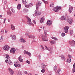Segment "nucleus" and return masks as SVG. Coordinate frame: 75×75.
Returning <instances> with one entry per match:
<instances>
[{"label":"nucleus","instance_id":"nucleus-1","mask_svg":"<svg viewBox=\"0 0 75 75\" xmlns=\"http://www.w3.org/2000/svg\"><path fill=\"white\" fill-rule=\"evenodd\" d=\"M45 48L46 49V50H48V51H50V54H52V53L53 52V51H52V48L51 47H47L45 45Z\"/></svg>","mask_w":75,"mask_h":75},{"label":"nucleus","instance_id":"nucleus-2","mask_svg":"<svg viewBox=\"0 0 75 75\" xmlns=\"http://www.w3.org/2000/svg\"><path fill=\"white\" fill-rule=\"evenodd\" d=\"M35 14H33V16H40L41 15V12L40 11H37L35 10Z\"/></svg>","mask_w":75,"mask_h":75},{"label":"nucleus","instance_id":"nucleus-3","mask_svg":"<svg viewBox=\"0 0 75 75\" xmlns=\"http://www.w3.org/2000/svg\"><path fill=\"white\" fill-rule=\"evenodd\" d=\"M59 10H61V7H56L53 9V11L55 12H58Z\"/></svg>","mask_w":75,"mask_h":75},{"label":"nucleus","instance_id":"nucleus-4","mask_svg":"<svg viewBox=\"0 0 75 75\" xmlns=\"http://www.w3.org/2000/svg\"><path fill=\"white\" fill-rule=\"evenodd\" d=\"M69 43L71 47H75V41L74 40L69 41Z\"/></svg>","mask_w":75,"mask_h":75},{"label":"nucleus","instance_id":"nucleus-5","mask_svg":"<svg viewBox=\"0 0 75 75\" xmlns=\"http://www.w3.org/2000/svg\"><path fill=\"white\" fill-rule=\"evenodd\" d=\"M26 18L27 19H28V24H29V25H30V26H31V25H33V24L31 23V19H30V18L28 16H26Z\"/></svg>","mask_w":75,"mask_h":75},{"label":"nucleus","instance_id":"nucleus-6","mask_svg":"<svg viewBox=\"0 0 75 75\" xmlns=\"http://www.w3.org/2000/svg\"><path fill=\"white\" fill-rule=\"evenodd\" d=\"M41 37H42V40L43 41H47V37H46L45 35H41Z\"/></svg>","mask_w":75,"mask_h":75},{"label":"nucleus","instance_id":"nucleus-7","mask_svg":"<svg viewBox=\"0 0 75 75\" xmlns=\"http://www.w3.org/2000/svg\"><path fill=\"white\" fill-rule=\"evenodd\" d=\"M41 6V3L40 1H38V2L37 3L36 6V10H38V7L39 6Z\"/></svg>","mask_w":75,"mask_h":75},{"label":"nucleus","instance_id":"nucleus-8","mask_svg":"<svg viewBox=\"0 0 75 75\" xmlns=\"http://www.w3.org/2000/svg\"><path fill=\"white\" fill-rule=\"evenodd\" d=\"M9 49H10V47L7 45H5L4 46V50H5V51H8L9 50Z\"/></svg>","mask_w":75,"mask_h":75},{"label":"nucleus","instance_id":"nucleus-9","mask_svg":"<svg viewBox=\"0 0 75 75\" xmlns=\"http://www.w3.org/2000/svg\"><path fill=\"white\" fill-rule=\"evenodd\" d=\"M69 29V27L67 26H66L64 28V31L65 33H68V31Z\"/></svg>","mask_w":75,"mask_h":75},{"label":"nucleus","instance_id":"nucleus-10","mask_svg":"<svg viewBox=\"0 0 75 75\" xmlns=\"http://www.w3.org/2000/svg\"><path fill=\"white\" fill-rule=\"evenodd\" d=\"M16 50L14 48H11L10 51V52L12 54H14L16 52Z\"/></svg>","mask_w":75,"mask_h":75},{"label":"nucleus","instance_id":"nucleus-11","mask_svg":"<svg viewBox=\"0 0 75 75\" xmlns=\"http://www.w3.org/2000/svg\"><path fill=\"white\" fill-rule=\"evenodd\" d=\"M43 29L44 34H45V35H47V33L48 32V30H47L46 28H45L44 27H43Z\"/></svg>","mask_w":75,"mask_h":75},{"label":"nucleus","instance_id":"nucleus-12","mask_svg":"<svg viewBox=\"0 0 75 75\" xmlns=\"http://www.w3.org/2000/svg\"><path fill=\"white\" fill-rule=\"evenodd\" d=\"M47 24L48 25H51L52 24V21L50 20H48L47 22Z\"/></svg>","mask_w":75,"mask_h":75},{"label":"nucleus","instance_id":"nucleus-13","mask_svg":"<svg viewBox=\"0 0 75 75\" xmlns=\"http://www.w3.org/2000/svg\"><path fill=\"white\" fill-rule=\"evenodd\" d=\"M8 70L10 71V73L11 75H13L14 74V71H13V70L11 69L10 68H8Z\"/></svg>","mask_w":75,"mask_h":75},{"label":"nucleus","instance_id":"nucleus-14","mask_svg":"<svg viewBox=\"0 0 75 75\" xmlns=\"http://www.w3.org/2000/svg\"><path fill=\"white\" fill-rule=\"evenodd\" d=\"M67 21L69 24H71L72 23V20L71 19H69L67 18Z\"/></svg>","mask_w":75,"mask_h":75},{"label":"nucleus","instance_id":"nucleus-15","mask_svg":"<svg viewBox=\"0 0 75 75\" xmlns=\"http://www.w3.org/2000/svg\"><path fill=\"white\" fill-rule=\"evenodd\" d=\"M73 10V7L71 6L69 8V11L70 13H71L72 11V10Z\"/></svg>","mask_w":75,"mask_h":75},{"label":"nucleus","instance_id":"nucleus-16","mask_svg":"<svg viewBox=\"0 0 75 75\" xmlns=\"http://www.w3.org/2000/svg\"><path fill=\"white\" fill-rule=\"evenodd\" d=\"M10 37H11L12 39L13 40H14L16 39V37L15 35H10Z\"/></svg>","mask_w":75,"mask_h":75},{"label":"nucleus","instance_id":"nucleus-17","mask_svg":"<svg viewBox=\"0 0 75 75\" xmlns=\"http://www.w3.org/2000/svg\"><path fill=\"white\" fill-rule=\"evenodd\" d=\"M18 59L20 62H22L23 61V58L21 57V56H19L18 58Z\"/></svg>","mask_w":75,"mask_h":75},{"label":"nucleus","instance_id":"nucleus-18","mask_svg":"<svg viewBox=\"0 0 75 75\" xmlns=\"http://www.w3.org/2000/svg\"><path fill=\"white\" fill-rule=\"evenodd\" d=\"M72 72L73 73H74L75 72V63H74L73 66V69H72Z\"/></svg>","mask_w":75,"mask_h":75},{"label":"nucleus","instance_id":"nucleus-19","mask_svg":"<svg viewBox=\"0 0 75 75\" xmlns=\"http://www.w3.org/2000/svg\"><path fill=\"white\" fill-rule=\"evenodd\" d=\"M60 57L61 58V59L62 60H63L64 61H65V56L64 55L62 54L60 56Z\"/></svg>","mask_w":75,"mask_h":75},{"label":"nucleus","instance_id":"nucleus-20","mask_svg":"<svg viewBox=\"0 0 75 75\" xmlns=\"http://www.w3.org/2000/svg\"><path fill=\"white\" fill-rule=\"evenodd\" d=\"M57 74L58 75H60V74H61V69H58L57 71Z\"/></svg>","mask_w":75,"mask_h":75},{"label":"nucleus","instance_id":"nucleus-21","mask_svg":"<svg viewBox=\"0 0 75 75\" xmlns=\"http://www.w3.org/2000/svg\"><path fill=\"white\" fill-rule=\"evenodd\" d=\"M14 66H15V67L19 68L21 67V65L20 64H16V63L14 64Z\"/></svg>","mask_w":75,"mask_h":75},{"label":"nucleus","instance_id":"nucleus-22","mask_svg":"<svg viewBox=\"0 0 75 75\" xmlns=\"http://www.w3.org/2000/svg\"><path fill=\"white\" fill-rule=\"evenodd\" d=\"M20 42H23V43H25L26 42V41L23 38H21L20 40Z\"/></svg>","mask_w":75,"mask_h":75},{"label":"nucleus","instance_id":"nucleus-23","mask_svg":"<svg viewBox=\"0 0 75 75\" xmlns=\"http://www.w3.org/2000/svg\"><path fill=\"white\" fill-rule=\"evenodd\" d=\"M21 4H18V5L17 8L18 10H20L21 8Z\"/></svg>","mask_w":75,"mask_h":75},{"label":"nucleus","instance_id":"nucleus-24","mask_svg":"<svg viewBox=\"0 0 75 75\" xmlns=\"http://www.w3.org/2000/svg\"><path fill=\"white\" fill-rule=\"evenodd\" d=\"M45 67H46L45 65L44 64L42 63V64L41 68L42 69H44L45 68Z\"/></svg>","mask_w":75,"mask_h":75},{"label":"nucleus","instance_id":"nucleus-25","mask_svg":"<svg viewBox=\"0 0 75 75\" xmlns=\"http://www.w3.org/2000/svg\"><path fill=\"white\" fill-rule=\"evenodd\" d=\"M44 17H43L42 18L41 20L40 21V23H42V22H44V21L45 20Z\"/></svg>","mask_w":75,"mask_h":75},{"label":"nucleus","instance_id":"nucleus-26","mask_svg":"<svg viewBox=\"0 0 75 75\" xmlns=\"http://www.w3.org/2000/svg\"><path fill=\"white\" fill-rule=\"evenodd\" d=\"M11 28L12 30H15V28L13 25H11Z\"/></svg>","mask_w":75,"mask_h":75},{"label":"nucleus","instance_id":"nucleus-27","mask_svg":"<svg viewBox=\"0 0 75 75\" xmlns=\"http://www.w3.org/2000/svg\"><path fill=\"white\" fill-rule=\"evenodd\" d=\"M67 62L68 63H70L71 62V58H69L67 59Z\"/></svg>","mask_w":75,"mask_h":75},{"label":"nucleus","instance_id":"nucleus-28","mask_svg":"<svg viewBox=\"0 0 75 75\" xmlns=\"http://www.w3.org/2000/svg\"><path fill=\"white\" fill-rule=\"evenodd\" d=\"M8 64L9 65H12V62L10 60H8Z\"/></svg>","mask_w":75,"mask_h":75},{"label":"nucleus","instance_id":"nucleus-29","mask_svg":"<svg viewBox=\"0 0 75 75\" xmlns=\"http://www.w3.org/2000/svg\"><path fill=\"white\" fill-rule=\"evenodd\" d=\"M22 3H23V4H27V1H26V0H23Z\"/></svg>","mask_w":75,"mask_h":75},{"label":"nucleus","instance_id":"nucleus-30","mask_svg":"<svg viewBox=\"0 0 75 75\" xmlns=\"http://www.w3.org/2000/svg\"><path fill=\"white\" fill-rule=\"evenodd\" d=\"M61 20H65V19H66V18L64 16H62L61 18Z\"/></svg>","mask_w":75,"mask_h":75},{"label":"nucleus","instance_id":"nucleus-31","mask_svg":"<svg viewBox=\"0 0 75 75\" xmlns=\"http://www.w3.org/2000/svg\"><path fill=\"white\" fill-rule=\"evenodd\" d=\"M57 66H54L53 69L54 70V71H57Z\"/></svg>","mask_w":75,"mask_h":75},{"label":"nucleus","instance_id":"nucleus-32","mask_svg":"<svg viewBox=\"0 0 75 75\" xmlns=\"http://www.w3.org/2000/svg\"><path fill=\"white\" fill-rule=\"evenodd\" d=\"M50 7H54V3H51L50 4Z\"/></svg>","mask_w":75,"mask_h":75},{"label":"nucleus","instance_id":"nucleus-33","mask_svg":"<svg viewBox=\"0 0 75 75\" xmlns=\"http://www.w3.org/2000/svg\"><path fill=\"white\" fill-rule=\"evenodd\" d=\"M11 11H12V12H13V13H15V11L13 9V8H11Z\"/></svg>","mask_w":75,"mask_h":75},{"label":"nucleus","instance_id":"nucleus-34","mask_svg":"<svg viewBox=\"0 0 75 75\" xmlns=\"http://www.w3.org/2000/svg\"><path fill=\"white\" fill-rule=\"evenodd\" d=\"M28 51H26V50H24L23 52V53L25 54H27H27H28Z\"/></svg>","mask_w":75,"mask_h":75},{"label":"nucleus","instance_id":"nucleus-35","mask_svg":"<svg viewBox=\"0 0 75 75\" xmlns=\"http://www.w3.org/2000/svg\"><path fill=\"white\" fill-rule=\"evenodd\" d=\"M52 39H53L54 40H56V41L58 40V39H57V38L55 37H52Z\"/></svg>","mask_w":75,"mask_h":75},{"label":"nucleus","instance_id":"nucleus-36","mask_svg":"<svg viewBox=\"0 0 75 75\" xmlns=\"http://www.w3.org/2000/svg\"><path fill=\"white\" fill-rule=\"evenodd\" d=\"M70 34L71 35H72L74 34V32H73V30H71L70 31Z\"/></svg>","mask_w":75,"mask_h":75},{"label":"nucleus","instance_id":"nucleus-37","mask_svg":"<svg viewBox=\"0 0 75 75\" xmlns=\"http://www.w3.org/2000/svg\"><path fill=\"white\" fill-rule=\"evenodd\" d=\"M29 7H32L33 6V4L32 3H31L29 4Z\"/></svg>","mask_w":75,"mask_h":75},{"label":"nucleus","instance_id":"nucleus-38","mask_svg":"<svg viewBox=\"0 0 75 75\" xmlns=\"http://www.w3.org/2000/svg\"><path fill=\"white\" fill-rule=\"evenodd\" d=\"M6 58L7 59H9L10 58V56L7 54H6Z\"/></svg>","mask_w":75,"mask_h":75},{"label":"nucleus","instance_id":"nucleus-39","mask_svg":"<svg viewBox=\"0 0 75 75\" xmlns=\"http://www.w3.org/2000/svg\"><path fill=\"white\" fill-rule=\"evenodd\" d=\"M45 69H42L41 70V72L42 73H44V72H45Z\"/></svg>","mask_w":75,"mask_h":75},{"label":"nucleus","instance_id":"nucleus-40","mask_svg":"<svg viewBox=\"0 0 75 75\" xmlns=\"http://www.w3.org/2000/svg\"><path fill=\"white\" fill-rule=\"evenodd\" d=\"M22 75V73H21V72L20 71H18V72L17 75Z\"/></svg>","mask_w":75,"mask_h":75},{"label":"nucleus","instance_id":"nucleus-41","mask_svg":"<svg viewBox=\"0 0 75 75\" xmlns=\"http://www.w3.org/2000/svg\"><path fill=\"white\" fill-rule=\"evenodd\" d=\"M27 9H24L23 10V11L24 13H27Z\"/></svg>","mask_w":75,"mask_h":75},{"label":"nucleus","instance_id":"nucleus-42","mask_svg":"<svg viewBox=\"0 0 75 75\" xmlns=\"http://www.w3.org/2000/svg\"><path fill=\"white\" fill-rule=\"evenodd\" d=\"M27 55H28L29 57H31V54L29 52H28Z\"/></svg>","mask_w":75,"mask_h":75},{"label":"nucleus","instance_id":"nucleus-43","mask_svg":"<svg viewBox=\"0 0 75 75\" xmlns=\"http://www.w3.org/2000/svg\"><path fill=\"white\" fill-rule=\"evenodd\" d=\"M40 46L41 48H42L43 50V51H44V50H45V49H44V47H43V46H42V45H41Z\"/></svg>","mask_w":75,"mask_h":75},{"label":"nucleus","instance_id":"nucleus-44","mask_svg":"<svg viewBox=\"0 0 75 75\" xmlns=\"http://www.w3.org/2000/svg\"><path fill=\"white\" fill-rule=\"evenodd\" d=\"M42 0L45 3V4H48V1H44V0Z\"/></svg>","mask_w":75,"mask_h":75},{"label":"nucleus","instance_id":"nucleus-45","mask_svg":"<svg viewBox=\"0 0 75 75\" xmlns=\"http://www.w3.org/2000/svg\"><path fill=\"white\" fill-rule=\"evenodd\" d=\"M62 37H64L65 36V33H62L61 34Z\"/></svg>","mask_w":75,"mask_h":75},{"label":"nucleus","instance_id":"nucleus-46","mask_svg":"<svg viewBox=\"0 0 75 75\" xmlns=\"http://www.w3.org/2000/svg\"><path fill=\"white\" fill-rule=\"evenodd\" d=\"M11 14V12L10 11L7 12V14L8 15H9V14Z\"/></svg>","mask_w":75,"mask_h":75},{"label":"nucleus","instance_id":"nucleus-47","mask_svg":"<svg viewBox=\"0 0 75 75\" xmlns=\"http://www.w3.org/2000/svg\"><path fill=\"white\" fill-rule=\"evenodd\" d=\"M25 7H26L27 8H29L30 7H29V5H25Z\"/></svg>","mask_w":75,"mask_h":75},{"label":"nucleus","instance_id":"nucleus-48","mask_svg":"<svg viewBox=\"0 0 75 75\" xmlns=\"http://www.w3.org/2000/svg\"><path fill=\"white\" fill-rule=\"evenodd\" d=\"M26 62H27L28 64H30V61H29L28 60H27L26 61Z\"/></svg>","mask_w":75,"mask_h":75},{"label":"nucleus","instance_id":"nucleus-49","mask_svg":"<svg viewBox=\"0 0 75 75\" xmlns=\"http://www.w3.org/2000/svg\"><path fill=\"white\" fill-rule=\"evenodd\" d=\"M51 44H55V42H54V41H51Z\"/></svg>","mask_w":75,"mask_h":75},{"label":"nucleus","instance_id":"nucleus-50","mask_svg":"<svg viewBox=\"0 0 75 75\" xmlns=\"http://www.w3.org/2000/svg\"><path fill=\"white\" fill-rule=\"evenodd\" d=\"M32 38L33 40H34V38H35V36L33 35L32 36Z\"/></svg>","mask_w":75,"mask_h":75},{"label":"nucleus","instance_id":"nucleus-51","mask_svg":"<svg viewBox=\"0 0 75 75\" xmlns=\"http://www.w3.org/2000/svg\"><path fill=\"white\" fill-rule=\"evenodd\" d=\"M4 30H2L1 32V34H3L4 33Z\"/></svg>","mask_w":75,"mask_h":75},{"label":"nucleus","instance_id":"nucleus-52","mask_svg":"<svg viewBox=\"0 0 75 75\" xmlns=\"http://www.w3.org/2000/svg\"><path fill=\"white\" fill-rule=\"evenodd\" d=\"M28 37L29 38H32V35H29Z\"/></svg>","mask_w":75,"mask_h":75},{"label":"nucleus","instance_id":"nucleus-53","mask_svg":"<svg viewBox=\"0 0 75 75\" xmlns=\"http://www.w3.org/2000/svg\"><path fill=\"white\" fill-rule=\"evenodd\" d=\"M3 40V37L1 36L0 38V40L1 41H2V40Z\"/></svg>","mask_w":75,"mask_h":75},{"label":"nucleus","instance_id":"nucleus-54","mask_svg":"<svg viewBox=\"0 0 75 75\" xmlns=\"http://www.w3.org/2000/svg\"><path fill=\"white\" fill-rule=\"evenodd\" d=\"M4 2H5V4H6V3H7V0H5Z\"/></svg>","mask_w":75,"mask_h":75},{"label":"nucleus","instance_id":"nucleus-55","mask_svg":"<svg viewBox=\"0 0 75 75\" xmlns=\"http://www.w3.org/2000/svg\"><path fill=\"white\" fill-rule=\"evenodd\" d=\"M8 59H6L5 60V62H6V63H7V62H8Z\"/></svg>","mask_w":75,"mask_h":75},{"label":"nucleus","instance_id":"nucleus-56","mask_svg":"<svg viewBox=\"0 0 75 75\" xmlns=\"http://www.w3.org/2000/svg\"><path fill=\"white\" fill-rule=\"evenodd\" d=\"M33 22L35 24H36V23H35V20H33Z\"/></svg>","mask_w":75,"mask_h":75},{"label":"nucleus","instance_id":"nucleus-57","mask_svg":"<svg viewBox=\"0 0 75 75\" xmlns=\"http://www.w3.org/2000/svg\"><path fill=\"white\" fill-rule=\"evenodd\" d=\"M24 73L25 74H27V71H24Z\"/></svg>","mask_w":75,"mask_h":75},{"label":"nucleus","instance_id":"nucleus-58","mask_svg":"<svg viewBox=\"0 0 75 75\" xmlns=\"http://www.w3.org/2000/svg\"><path fill=\"white\" fill-rule=\"evenodd\" d=\"M6 18H5L4 19V23H5V22H6Z\"/></svg>","mask_w":75,"mask_h":75},{"label":"nucleus","instance_id":"nucleus-59","mask_svg":"<svg viewBox=\"0 0 75 75\" xmlns=\"http://www.w3.org/2000/svg\"><path fill=\"white\" fill-rule=\"evenodd\" d=\"M69 51H72V49H69Z\"/></svg>","mask_w":75,"mask_h":75},{"label":"nucleus","instance_id":"nucleus-60","mask_svg":"<svg viewBox=\"0 0 75 75\" xmlns=\"http://www.w3.org/2000/svg\"><path fill=\"white\" fill-rule=\"evenodd\" d=\"M36 42V41H35V40H33V42Z\"/></svg>","mask_w":75,"mask_h":75},{"label":"nucleus","instance_id":"nucleus-61","mask_svg":"<svg viewBox=\"0 0 75 75\" xmlns=\"http://www.w3.org/2000/svg\"><path fill=\"white\" fill-rule=\"evenodd\" d=\"M68 57H69L70 56V57H71V56L70 55L68 54Z\"/></svg>","mask_w":75,"mask_h":75},{"label":"nucleus","instance_id":"nucleus-62","mask_svg":"<svg viewBox=\"0 0 75 75\" xmlns=\"http://www.w3.org/2000/svg\"><path fill=\"white\" fill-rule=\"evenodd\" d=\"M2 17V15H0V18H1Z\"/></svg>","mask_w":75,"mask_h":75},{"label":"nucleus","instance_id":"nucleus-63","mask_svg":"<svg viewBox=\"0 0 75 75\" xmlns=\"http://www.w3.org/2000/svg\"><path fill=\"white\" fill-rule=\"evenodd\" d=\"M28 75H32V74H28Z\"/></svg>","mask_w":75,"mask_h":75},{"label":"nucleus","instance_id":"nucleus-64","mask_svg":"<svg viewBox=\"0 0 75 75\" xmlns=\"http://www.w3.org/2000/svg\"><path fill=\"white\" fill-rule=\"evenodd\" d=\"M5 33H7V31L5 30Z\"/></svg>","mask_w":75,"mask_h":75}]
</instances>
